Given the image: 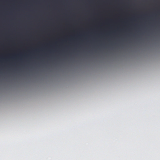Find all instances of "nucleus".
<instances>
[{
	"label": "nucleus",
	"instance_id": "f257e3e1",
	"mask_svg": "<svg viewBox=\"0 0 160 160\" xmlns=\"http://www.w3.org/2000/svg\"><path fill=\"white\" fill-rule=\"evenodd\" d=\"M12 65L11 63H10L7 66V69L8 70V71H10V68L11 66Z\"/></svg>",
	"mask_w": 160,
	"mask_h": 160
},
{
	"label": "nucleus",
	"instance_id": "f03ea898",
	"mask_svg": "<svg viewBox=\"0 0 160 160\" xmlns=\"http://www.w3.org/2000/svg\"><path fill=\"white\" fill-rule=\"evenodd\" d=\"M1 61V62H0V63H1V64L2 63V61Z\"/></svg>",
	"mask_w": 160,
	"mask_h": 160
}]
</instances>
